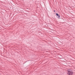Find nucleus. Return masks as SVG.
<instances>
[{
	"instance_id": "1",
	"label": "nucleus",
	"mask_w": 75,
	"mask_h": 75,
	"mask_svg": "<svg viewBox=\"0 0 75 75\" xmlns=\"http://www.w3.org/2000/svg\"><path fill=\"white\" fill-rule=\"evenodd\" d=\"M67 74L69 75H72L74 74V72H72V70H71L70 69L69 70H67Z\"/></svg>"
},
{
	"instance_id": "2",
	"label": "nucleus",
	"mask_w": 75,
	"mask_h": 75,
	"mask_svg": "<svg viewBox=\"0 0 75 75\" xmlns=\"http://www.w3.org/2000/svg\"><path fill=\"white\" fill-rule=\"evenodd\" d=\"M57 17V18H60V16L59 15Z\"/></svg>"
},
{
	"instance_id": "3",
	"label": "nucleus",
	"mask_w": 75,
	"mask_h": 75,
	"mask_svg": "<svg viewBox=\"0 0 75 75\" xmlns=\"http://www.w3.org/2000/svg\"><path fill=\"white\" fill-rule=\"evenodd\" d=\"M56 15L57 16H59V15L57 13H56Z\"/></svg>"
},
{
	"instance_id": "4",
	"label": "nucleus",
	"mask_w": 75,
	"mask_h": 75,
	"mask_svg": "<svg viewBox=\"0 0 75 75\" xmlns=\"http://www.w3.org/2000/svg\"><path fill=\"white\" fill-rule=\"evenodd\" d=\"M54 12H55V11H54Z\"/></svg>"
}]
</instances>
